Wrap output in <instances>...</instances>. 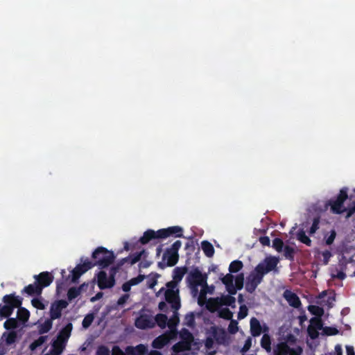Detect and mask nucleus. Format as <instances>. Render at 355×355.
<instances>
[{"instance_id":"774afa93","label":"nucleus","mask_w":355,"mask_h":355,"mask_svg":"<svg viewBox=\"0 0 355 355\" xmlns=\"http://www.w3.org/2000/svg\"><path fill=\"white\" fill-rule=\"evenodd\" d=\"M259 242L263 246H269L270 244V238L267 236H261L259 238Z\"/></svg>"},{"instance_id":"0e129e2a","label":"nucleus","mask_w":355,"mask_h":355,"mask_svg":"<svg viewBox=\"0 0 355 355\" xmlns=\"http://www.w3.org/2000/svg\"><path fill=\"white\" fill-rule=\"evenodd\" d=\"M251 346H252V340H251L250 338H248L245 340V342L244 343V345H243V347L241 349V352L243 353L247 352L250 349Z\"/></svg>"},{"instance_id":"69168bd1","label":"nucleus","mask_w":355,"mask_h":355,"mask_svg":"<svg viewBox=\"0 0 355 355\" xmlns=\"http://www.w3.org/2000/svg\"><path fill=\"white\" fill-rule=\"evenodd\" d=\"M302 353V348L301 347H297L296 348L290 347L288 355H301Z\"/></svg>"},{"instance_id":"39448f33","label":"nucleus","mask_w":355,"mask_h":355,"mask_svg":"<svg viewBox=\"0 0 355 355\" xmlns=\"http://www.w3.org/2000/svg\"><path fill=\"white\" fill-rule=\"evenodd\" d=\"M278 263L279 259L275 257H266L255 267L253 272L263 279L267 273L272 270H277Z\"/></svg>"},{"instance_id":"6ab92c4d","label":"nucleus","mask_w":355,"mask_h":355,"mask_svg":"<svg viewBox=\"0 0 355 355\" xmlns=\"http://www.w3.org/2000/svg\"><path fill=\"white\" fill-rule=\"evenodd\" d=\"M221 281L225 286L226 290L230 295H235L236 293V288H234V276L232 274H227L221 279Z\"/></svg>"},{"instance_id":"4be33fe9","label":"nucleus","mask_w":355,"mask_h":355,"mask_svg":"<svg viewBox=\"0 0 355 355\" xmlns=\"http://www.w3.org/2000/svg\"><path fill=\"white\" fill-rule=\"evenodd\" d=\"M72 330V324L68 323L64 328H62L58 336L57 340L65 343L69 339Z\"/></svg>"},{"instance_id":"4d7b16f0","label":"nucleus","mask_w":355,"mask_h":355,"mask_svg":"<svg viewBox=\"0 0 355 355\" xmlns=\"http://www.w3.org/2000/svg\"><path fill=\"white\" fill-rule=\"evenodd\" d=\"M145 278V276L144 275H139L136 277H133L131 279H130L128 282L130 283V284L132 286H135L141 283Z\"/></svg>"},{"instance_id":"ea45409f","label":"nucleus","mask_w":355,"mask_h":355,"mask_svg":"<svg viewBox=\"0 0 355 355\" xmlns=\"http://www.w3.org/2000/svg\"><path fill=\"white\" fill-rule=\"evenodd\" d=\"M218 316L225 320H232L233 313L228 308H223L218 311Z\"/></svg>"},{"instance_id":"f257e3e1","label":"nucleus","mask_w":355,"mask_h":355,"mask_svg":"<svg viewBox=\"0 0 355 355\" xmlns=\"http://www.w3.org/2000/svg\"><path fill=\"white\" fill-rule=\"evenodd\" d=\"M169 236L182 237L183 229L180 226H171L167 228L160 229L157 231L149 229L144 232L139 241L142 245H146L154 239H166Z\"/></svg>"},{"instance_id":"e433bc0d","label":"nucleus","mask_w":355,"mask_h":355,"mask_svg":"<svg viewBox=\"0 0 355 355\" xmlns=\"http://www.w3.org/2000/svg\"><path fill=\"white\" fill-rule=\"evenodd\" d=\"M282 252H284V255L286 257V259L290 261L294 260L295 250L293 247L289 245H285L284 248H283Z\"/></svg>"},{"instance_id":"680f3d73","label":"nucleus","mask_w":355,"mask_h":355,"mask_svg":"<svg viewBox=\"0 0 355 355\" xmlns=\"http://www.w3.org/2000/svg\"><path fill=\"white\" fill-rule=\"evenodd\" d=\"M182 242L179 240L175 241L171 248H168L169 250L174 252L178 253L180 248H181Z\"/></svg>"},{"instance_id":"8fccbe9b","label":"nucleus","mask_w":355,"mask_h":355,"mask_svg":"<svg viewBox=\"0 0 355 355\" xmlns=\"http://www.w3.org/2000/svg\"><path fill=\"white\" fill-rule=\"evenodd\" d=\"M94 319V316L93 313L86 315L82 322L83 327L85 329L88 328L92 324Z\"/></svg>"},{"instance_id":"4468645a","label":"nucleus","mask_w":355,"mask_h":355,"mask_svg":"<svg viewBox=\"0 0 355 355\" xmlns=\"http://www.w3.org/2000/svg\"><path fill=\"white\" fill-rule=\"evenodd\" d=\"M232 295H225L223 297L220 298H210L209 300V304L207 306L209 310H211V305H214V306H218L219 304H224L226 306H234L235 304V297L232 296Z\"/></svg>"},{"instance_id":"de8ad7c7","label":"nucleus","mask_w":355,"mask_h":355,"mask_svg":"<svg viewBox=\"0 0 355 355\" xmlns=\"http://www.w3.org/2000/svg\"><path fill=\"white\" fill-rule=\"evenodd\" d=\"M320 222V216H316L313 218L312 225L310 227L309 233L310 235L313 234L319 229V224Z\"/></svg>"},{"instance_id":"c85d7f7f","label":"nucleus","mask_w":355,"mask_h":355,"mask_svg":"<svg viewBox=\"0 0 355 355\" xmlns=\"http://www.w3.org/2000/svg\"><path fill=\"white\" fill-rule=\"evenodd\" d=\"M297 239L307 246H311L312 241L308 236H306L303 229H300L296 235Z\"/></svg>"},{"instance_id":"bb28decb","label":"nucleus","mask_w":355,"mask_h":355,"mask_svg":"<svg viewBox=\"0 0 355 355\" xmlns=\"http://www.w3.org/2000/svg\"><path fill=\"white\" fill-rule=\"evenodd\" d=\"M201 248L207 257L211 258L214 256V248L213 245L210 242H209L208 241H202L201 242Z\"/></svg>"},{"instance_id":"1a4fd4ad","label":"nucleus","mask_w":355,"mask_h":355,"mask_svg":"<svg viewBox=\"0 0 355 355\" xmlns=\"http://www.w3.org/2000/svg\"><path fill=\"white\" fill-rule=\"evenodd\" d=\"M92 268L93 264H92V261H89L88 259L85 261L83 263L78 264L71 270V282L73 283L78 282L80 276Z\"/></svg>"},{"instance_id":"0eeeda50","label":"nucleus","mask_w":355,"mask_h":355,"mask_svg":"<svg viewBox=\"0 0 355 355\" xmlns=\"http://www.w3.org/2000/svg\"><path fill=\"white\" fill-rule=\"evenodd\" d=\"M135 325L139 329L154 328L155 321L150 311H141L139 315L135 319Z\"/></svg>"},{"instance_id":"f3484780","label":"nucleus","mask_w":355,"mask_h":355,"mask_svg":"<svg viewBox=\"0 0 355 355\" xmlns=\"http://www.w3.org/2000/svg\"><path fill=\"white\" fill-rule=\"evenodd\" d=\"M213 338L219 345L225 344L227 340V334L225 329L217 327H211Z\"/></svg>"},{"instance_id":"2eb2a0df","label":"nucleus","mask_w":355,"mask_h":355,"mask_svg":"<svg viewBox=\"0 0 355 355\" xmlns=\"http://www.w3.org/2000/svg\"><path fill=\"white\" fill-rule=\"evenodd\" d=\"M262 281L263 279L261 277L258 276L254 272H252L247 277L245 290L250 293H254L258 285L261 284Z\"/></svg>"},{"instance_id":"bf43d9fd","label":"nucleus","mask_w":355,"mask_h":355,"mask_svg":"<svg viewBox=\"0 0 355 355\" xmlns=\"http://www.w3.org/2000/svg\"><path fill=\"white\" fill-rule=\"evenodd\" d=\"M311 323L313 326H314L318 329H321L322 327V323L319 318H313L311 320Z\"/></svg>"},{"instance_id":"f03ea898","label":"nucleus","mask_w":355,"mask_h":355,"mask_svg":"<svg viewBox=\"0 0 355 355\" xmlns=\"http://www.w3.org/2000/svg\"><path fill=\"white\" fill-rule=\"evenodd\" d=\"M347 191L348 189L343 187L340 190L336 200L331 199L329 200L328 205L331 207L332 213L340 214L347 211V217H350L355 213V205L348 208L344 207V202L348 198Z\"/></svg>"},{"instance_id":"a878e982","label":"nucleus","mask_w":355,"mask_h":355,"mask_svg":"<svg viewBox=\"0 0 355 355\" xmlns=\"http://www.w3.org/2000/svg\"><path fill=\"white\" fill-rule=\"evenodd\" d=\"M17 320L21 322L22 324L26 323L30 317V312L28 309L24 307H21V306L17 307Z\"/></svg>"},{"instance_id":"9b49d317","label":"nucleus","mask_w":355,"mask_h":355,"mask_svg":"<svg viewBox=\"0 0 355 355\" xmlns=\"http://www.w3.org/2000/svg\"><path fill=\"white\" fill-rule=\"evenodd\" d=\"M165 300L171 304V308L174 311H178L180 308V300L179 297V290L167 289L165 291Z\"/></svg>"},{"instance_id":"393cba45","label":"nucleus","mask_w":355,"mask_h":355,"mask_svg":"<svg viewBox=\"0 0 355 355\" xmlns=\"http://www.w3.org/2000/svg\"><path fill=\"white\" fill-rule=\"evenodd\" d=\"M191 348V345L189 343L182 340L178 342L172 347V349L175 353L189 351Z\"/></svg>"},{"instance_id":"5fc2aeb1","label":"nucleus","mask_w":355,"mask_h":355,"mask_svg":"<svg viewBox=\"0 0 355 355\" xmlns=\"http://www.w3.org/2000/svg\"><path fill=\"white\" fill-rule=\"evenodd\" d=\"M96 355H110V351L107 347L102 345L98 347Z\"/></svg>"},{"instance_id":"7ed1b4c3","label":"nucleus","mask_w":355,"mask_h":355,"mask_svg":"<svg viewBox=\"0 0 355 355\" xmlns=\"http://www.w3.org/2000/svg\"><path fill=\"white\" fill-rule=\"evenodd\" d=\"M92 257L94 260V262L92 261L93 267L98 266L101 268H105L108 267L115 259L114 252L108 250L104 247H98L93 252Z\"/></svg>"},{"instance_id":"c756f323","label":"nucleus","mask_w":355,"mask_h":355,"mask_svg":"<svg viewBox=\"0 0 355 355\" xmlns=\"http://www.w3.org/2000/svg\"><path fill=\"white\" fill-rule=\"evenodd\" d=\"M187 272V268L186 267H177L173 270V279L176 282H180L184 274Z\"/></svg>"},{"instance_id":"b1692460","label":"nucleus","mask_w":355,"mask_h":355,"mask_svg":"<svg viewBox=\"0 0 355 355\" xmlns=\"http://www.w3.org/2000/svg\"><path fill=\"white\" fill-rule=\"evenodd\" d=\"M290 351V347L286 342L278 343L273 350L274 355H288Z\"/></svg>"},{"instance_id":"79ce46f5","label":"nucleus","mask_w":355,"mask_h":355,"mask_svg":"<svg viewBox=\"0 0 355 355\" xmlns=\"http://www.w3.org/2000/svg\"><path fill=\"white\" fill-rule=\"evenodd\" d=\"M80 291L77 287H71L68 290L67 298L69 301H71L80 295Z\"/></svg>"},{"instance_id":"a211bd4d","label":"nucleus","mask_w":355,"mask_h":355,"mask_svg":"<svg viewBox=\"0 0 355 355\" xmlns=\"http://www.w3.org/2000/svg\"><path fill=\"white\" fill-rule=\"evenodd\" d=\"M283 297L290 306L294 308H299L301 306V301L299 297L291 291L286 290L283 293Z\"/></svg>"},{"instance_id":"e2e57ef3","label":"nucleus","mask_w":355,"mask_h":355,"mask_svg":"<svg viewBox=\"0 0 355 355\" xmlns=\"http://www.w3.org/2000/svg\"><path fill=\"white\" fill-rule=\"evenodd\" d=\"M336 233L334 230H332L330 233V235L326 239L325 243L327 245H331L336 238Z\"/></svg>"},{"instance_id":"c9c22d12","label":"nucleus","mask_w":355,"mask_h":355,"mask_svg":"<svg viewBox=\"0 0 355 355\" xmlns=\"http://www.w3.org/2000/svg\"><path fill=\"white\" fill-rule=\"evenodd\" d=\"M243 267V262L239 260H234L232 261L229 266V271L231 273H235L241 270Z\"/></svg>"},{"instance_id":"7c9ffc66","label":"nucleus","mask_w":355,"mask_h":355,"mask_svg":"<svg viewBox=\"0 0 355 355\" xmlns=\"http://www.w3.org/2000/svg\"><path fill=\"white\" fill-rule=\"evenodd\" d=\"M146 252L145 250H142L140 252L130 254L128 257H127L128 263L130 265L136 263L141 259L143 256L146 255Z\"/></svg>"},{"instance_id":"052dcab7","label":"nucleus","mask_w":355,"mask_h":355,"mask_svg":"<svg viewBox=\"0 0 355 355\" xmlns=\"http://www.w3.org/2000/svg\"><path fill=\"white\" fill-rule=\"evenodd\" d=\"M322 255L323 257V263L324 265L328 264L329 259L332 256L331 252L329 250H326L322 252Z\"/></svg>"},{"instance_id":"a18cd8bd","label":"nucleus","mask_w":355,"mask_h":355,"mask_svg":"<svg viewBox=\"0 0 355 355\" xmlns=\"http://www.w3.org/2000/svg\"><path fill=\"white\" fill-rule=\"evenodd\" d=\"M272 248L278 252H281L284 248L283 241L279 238H275L272 241Z\"/></svg>"},{"instance_id":"c03bdc74","label":"nucleus","mask_w":355,"mask_h":355,"mask_svg":"<svg viewBox=\"0 0 355 355\" xmlns=\"http://www.w3.org/2000/svg\"><path fill=\"white\" fill-rule=\"evenodd\" d=\"M244 283V274L240 273L235 277V284L234 288H236V291L238 290H241L243 287Z\"/></svg>"},{"instance_id":"20e7f679","label":"nucleus","mask_w":355,"mask_h":355,"mask_svg":"<svg viewBox=\"0 0 355 355\" xmlns=\"http://www.w3.org/2000/svg\"><path fill=\"white\" fill-rule=\"evenodd\" d=\"M2 300L4 304H0V315L3 318L10 317L14 309L22 304V298L15 295V293L4 295Z\"/></svg>"},{"instance_id":"338daca9","label":"nucleus","mask_w":355,"mask_h":355,"mask_svg":"<svg viewBox=\"0 0 355 355\" xmlns=\"http://www.w3.org/2000/svg\"><path fill=\"white\" fill-rule=\"evenodd\" d=\"M130 295L129 294H124L122 296H121L119 300H117V305L118 306H123L124 304L126 303L127 300H128Z\"/></svg>"},{"instance_id":"f8f14e48","label":"nucleus","mask_w":355,"mask_h":355,"mask_svg":"<svg viewBox=\"0 0 355 355\" xmlns=\"http://www.w3.org/2000/svg\"><path fill=\"white\" fill-rule=\"evenodd\" d=\"M162 260L164 261H166V263L159 262L158 266L159 268H164L165 266H174L179 260V254L166 249L163 254Z\"/></svg>"},{"instance_id":"423d86ee","label":"nucleus","mask_w":355,"mask_h":355,"mask_svg":"<svg viewBox=\"0 0 355 355\" xmlns=\"http://www.w3.org/2000/svg\"><path fill=\"white\" fill-rule=\"evenodd\" d=\"M187 279L191 289H196V292L198 291L199 286L207 287V275L202 274L198 268H194L189 273Z\"/></svg>"},{"instance_id":"49530a36","label":"nucleus","mask_w":355,"mask_h":355,"mask_svg":"<svg viewBox=\"0 0 355 355\" xmlns=\"http://www.w3.org/2000/svg\"><path fill=\"white\" fill-rule=\"evenodd\" d=\"M47 336H40L37 340H34L31 344V349L32 350L35 349L37 347L41 346L46 340Z\"/></svg>"},{"instance_id":"58836bf2","label":"nucleus","mask_w":355,"mask_h":355,"mask_svg":"<svg viewBox=\"0 0 355 355\" xmlns=\"http://www.w3.org/2000/svg\"><path fill=\"white\" fill-rule=\"evenodd\" d=\"M195 315L193 312L187 313L184 318V324L189 327H193L195 326Z\"/></svg>"},{"instance_id":"603ef678","label":"nucleus","mask_w":355,"mask_h":355,"mask_svg":"<svg viewBox=\"0 0 355 355\" xmlns=\"http://www.w3.org/2000/svg\"><path fill=\"white\" fill-rule=\"evenodd\" d=\"M31 304L35 308L37 309L44 310L45 309V306L40 299L33 298L31 300Z\"/></svg>"},{"instance_id":"412c9836","label":"nucleus","mask_w":355,"mask_h":355,"mask_svg":"<svg viewBox=\"0 0 355 355\" xmlns=\"http://www.w3.org/2000/svg\"><path fill=\"white\" fill-rule=\"evenodd\" d=\"M22 293H25L30 296L42 295V291L37 284L35 282L34 284H28L25 286L21 291Z\"/></svg>"},{"instance_id":"473e14b6","label":"nucleus","mask_w":355,"mask_h":355,"mask_svg":"<svg viewBox=\"0 0 355 355\" xmlns=\"http://www.w3.org/2000/svg\"><path fill=\"white\" fill-rule=\"evenodd\" d=\"M261 346L268 353L271 352V338L268 334H264L261 340Z\"/></svg>"},{"instance_id":"4c0bfd02","label":"nucleus","mask_w":355,"mask_h":355,"mask_svg":"<svg viewBox=\"0 0 355 355\" xmlns=\"http://www.w3.org/2000/svg\"><path fill=\"white\" fill-rule=\"evenodd\" d=\"M18 326V320L15 318H9L3 324L4 328L8 330L15 329L17 328Z\"/></svg>"},{"instance_id":"6e6d98bb","label":"nucleus","mask_w":355,"mask_h":355,"mask_svg":"<svg viewBox=\"0 0 355 355\" xmlns=\"http://www.w3.org/2000/svg\"><path fill=\"white\" fill-rule=\"evenodd\" d=\"M239 329L238 323L234 320H231V322L228 326V331L230 334H235Z\"/></svg>"},{"instance_id":"f704fd0d","label":"nucleus","mask_w":355,"mask_h":355,"mask_svg":"<svg viewBox=\"0 0 355 355\" xmlns=\"http://www.w3.org/2000/svg\"><path fill=\"white\" fill-rule=\"evenodd\" d=\"M53 320H51V318H50L49 319H46L44 321V322L40 325L39 329V332L40 334H46L51 329L53 325Z\"/></svg>"},{"instance_id":"aec40b11","label":"nucleus","mask_w":355,"mask_h":355,"mask_svg":"<svg viewBox=\"0 0 355 355\" xmlns=\"http://www.w3.org/2000/svg\"><path fill=\"white\" fill-rule=\"evenodd\" d=\"M171 338L169 334H162L154 339L152 346L155 349H162L169 343Z\"/></svg>"},{"instance_id":"cd10ccee","label":"nucleus","mask_w":355,"mask_h":355,"mask_svg":"<svg viewBox=\"0 0 355 355\" xmlns=\"http://www.w3.org/2000/svg\"><path fill=\"white\" fill-rule=\"evenodd\" d=\"M155 321V326L157 324L160 328L164 329L167 325L168 318L166 315L163 313H158L153 318Z\"/></svg>"},{"instance_id":"09e8293b","label":"nucleus","mask_w":355,"mask_h":355,"mask_svg":"<svg viewBox=\"0 0 355 355\" xmlns=\"http://www.w3.org/2000/svg\"><path fill=\"white\" fill-rule=\"evenodd\" d=\"M179 322V317L178 313H177V311H174L173 316L168 320V322L167 323L168 327L170 329L175 328V327L178 325Z\"/></svg>"},{"instance_id":"9d476101","label":"nucleus","mask_w":355,"mask_h":355,"mask_svg":"<svg viewBox=\"0 0 355 355\" xmlns=\"http://www.w3.org/2000/svg\"><path fill=\"white\" fill-rule=\"evenodd\" d=\"M68 304L67 301L64 300H58L53 302L51 304L49 312L51 320L60 318L62 315V311L67 308Z\"/></svg>"},{"instance_id":"dca6fc26","label":"nucleus","mask_w":355,"mask_h":355,"mask_svg":"<svg viewBox=\"0 0 355 355\" xmlns=\"http://www.w3.org/2000/svg\"><path fill=\"white\" fill-rule=\"evenodd\" d=\"M268 331V327L264 325L261 327L260 322L255 318L250 320V332L252 336L257 337L261 335L262 332Z\"/></svg>"},{"instance_id":"3c124183","label":"nucleus","mask_w":355,"mask_h":355,"mask_svg":"<svg viewBox=\"0 0 355 355\" xmlns=\"http://www.w3.org/2000/svg\"><path fill=\"white\" fill-rule=\"evenodd\" d=\"M125 263H128V258L125 257L121 259L117 263L113 266L110 270L113 272V274H116L118 270L123 266Z\"/></svg>"},{"instance_id":"72a5a7b5","label":"nucleus","mask_w":355,"mask_h":355,"mask_svg":"<svg viewBox=\"0 0 355 355\" xmlns=\"http://www.w3.org/2000/svg\"><path fill=\"white\" fill-rule=\"evenodd\" d=\"M3 338H5L6 343L8 345H10L15 343L17 338V332L14 331H10L8 333L5 332L3 334Z\"/></svg>"},{"instance_id":"37998d69","label":"nucleus","mask_w":355,"mask_h":355,"mask_svg":"<svg viewBox=\"0 0 355 355\" xmlns=\"http://www.w3.org/2000/svg\"><path fill=\"white\" fill-rule=\"evenodd\" d=\"M53 354L54 355H59L63 351V349L64 348V344L56 340L53 342Z\"/></svg>"},{"instance_id":"ddd939ff","label":"nucleus","mask_w":355,"mask_h":355,"mask_svg":"<svg viewBox=\"0 0 355 355\" xmlns=\"http://www.w3.org/2000/svg\"><path fill=\"white\" fill-rule=\"evenodd\" d=\"M34 279L42 291L49 286L54 279L53 275L49 272H42L38 275H34Z\"/></svg>"},{"instance_id":"2f4dec72","label":"nucleus","mask_w":355,"mask_h":355,"mask_svg":"<svg viewBox=\"0 0 355 355\" xmlns=\"http://www.w3.org/2000/svg\"><path fill=\"white\" fill-rule=\"evenodd\" d=\"M180 337L181 340L189 343L191 345L194 339L193 334L187 329H182L180 331Z\"/></svg>"},{"instance_id":"5701e85b","label":"nucleus","mask_w":355,"mask_h":355,"mask_svg":"<svg viewBox=\"0 0 355 355\" xmlns=\"http://www.w3.org/2000/svg\"><path fill=\"white\" fill-rule=\"evenodd\" d=\"M125 352L129 355H144L147 352V347L143 344H139L136 347L128 346L126 347Z\"/></svg>"},{"instance_id":"a19ab883","label":"nucleus","mask_w":355,"mask_h":355,"mask_svg":"<svg viewBox=\"0 0 355 355\" xmlns=\"http://www.w3.org/2000/svg\"><path fill=\"white\" fill-rule=\"evenodd\" d=\"M308 309L311 314L318 317H321L324 313L323 309L316 305H309Z\"/></svg>"},{"instance_id":"13d9d810","label":"nucleus","mask_w":355,"mask_h":355,"mask_svg":"<svg viewBox=\"0 0 355 355\" xmlns=\"http://www.w3.org/2000/svg\"><path fill=\"white\" fill-rule=\"evenodd\" d=\"M324 332L327 336H335L338 334V330L335 327H327L324 329Z\"/></svg>"},{"instance_id":"6e6552de","label":"nucleus","mask_w":355,"mask_h":355,"mask_svg":"<svg viewBox=\"0 0 355 355\" xmlns=\"http://www.w3.org/2000/svg\"><path fill=\"white\" fill-rule=\"evenodd\" d=\"M115 274H113L111 270L110 271V277H107V273L105 271H100L97 275V282L100 289L104 290L106 288H111L115 284Z\"/></svg>"},{"instance_id":"864d4df0","label":"nucleus","mask_w":355,"mask_h":355,"mask_svg":"<svg viewBox=\"0 0 355 355\" xmlns=\"http://www.w3.org/2000/svg\"><path fill=\"white\" fill-rule=\"evenodd\" d=\"M248 309L245 305H241L238 313V319L242 320L248 315Z\"/></svg>"}]
</instances>
